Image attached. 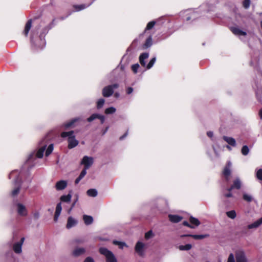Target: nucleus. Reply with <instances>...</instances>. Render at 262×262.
<instances>
[{
	"label": "nucleus",
	"instance_id": "nucleus-2",
	"mask_svg": "<svg viewBox=\"0 0 262 262\" xmlns=\"http://www.w3.org/2000/svg\"><path fill=\"white\" fill-rule=\"evenodd\" d=\"M54 21L55 19H53L52 21L47 26L44 27L41 32L40 33V35L37 38V40H35L34 39V36L35 34L38 33V30L40 27H42L44 24V23L41 22L39 26L36 28V30H34L32 33L31 36V42L32 46L36 47L37 49H42L46 46V42L45 40V37L46 35L48 33V31L50 29H51L53 26H54Z\"/></svg>",
	"mask_w": 262,
	"mask_h": 262
},
{
	"label": "nucleus",
	"instance_id": "nucleus-60",
	"mask_svg": "<svg viewBox=\"0 0 262 262\" xmlns=\"http://www.w3.org/2000/svg\"><path fill=\"white\" fill-rule=\"evenodd\" d=\"M81 180V179L78 176L75 181V184H77Z\"/></svg>",
	"mask_w": 262,
	"mask_h": 262
},
{
	"label": "nucleus",
	"instance_id": "nucleus-39",
	"mask_svg": "<svg viewBox=\"0 0 262 262\" xmlns=\"http://www.w3.org/2000/svg\"><path fill=\"white\" fill-rule=\"evenodd\" d=\"M192 248L191 244H188L185 245H181L179 246V249L182 251H188Z\"/></svg>",
	"mask_w": 262,
	"mask_h": 262
},
{
	"label": "nucleus",
	"instance_id": "nucleus-61",
	"mask_svg": "<svg viewBox=\"0 0 262 262\" xmlns=\"http://www.w3.org/2000/svg\"><path fill=\"white\" fill-rule=\"evenodd\" d=\"M109 128V126H107L105 127V128L102 131V135H105L106 132H107L108 129Z\"/></svg>",
	"mask_w": 262,
	"mask_h": 262
},
{
	"label": "nucleus",
	"instance_id": "nucleus-57",
	"mask_svg": "<svg viewBox=\"0 0 262 262\" xmlns=\"http://www.w3.org/2000/svg\"><path fill=\"white\" fill-rule=\"evenodd\" d=\"M224 195L226 198H231L232 196V194L231 193V191H228V193H224Z\"/></svg>",
	"mask_w": 262,
	"mask_h": 262
},
{
	"label": "nucleus",
	"instance_id": "nucleus-41",
	"mask_svg": "<svg viewBox=\"0 0 262 262\" xmlns=\"http://www.w3.org/2000/svg\"><path fill=\"white\" fill-rule=\"evenodd\" d=\"M116 109L114 107L111 106L105 109V113L107 115L113 114L116 112Z\"/></svg>",
	"mask_w": 262,
	"mask_h": 262
},
{
	"label": "nucleus",
	"instance_id": "nucleus-29",
	"mask_svg": "<svg viewBox=\"0 0 262 262\" xmlns=\"http://www.w3.org/2000/svg\"><path fill=\"white\" fill-rule=\"evenodd\" d=\"M32 26V20L30 19L29 20L27 23L26 24L25 30L24 31V33L25 36H27Z\"/></svg>",
	"mask_w": 262,
	"mask_h": 262
},
{
	"label": "nucleus",
	"instance_id": "nucleus-4",
	"mask_svg": "<svg viewBox=\"0 0 262 262\" xmlns=\"http://www.w3.org/2000/svg\"><path fill=\"white\" fill-rule=\"evenodd\" d=\"M61 137L63 138H67L68 148L70 149L76 147L78 144V141L76 139L74 132L73 130L63 132L61 134Z\"/></svg>",
	"mask_w": 262,
	"mask_h": 262
},
{
	"label": "nucleus",
	"instance_id": "nucleus-58",
	"mask_svg": "<svg viewBox=\"0 0 262 262\" xmlns=\"http://www.w3.org/2000/svg\"><path fill=\"white\" fill-rule=\"evenodd\" d=\"M207 136L209 137V138H212L213 137V133L211 131H209L207 133Z\"/></svg>",
	"mask_w": 262,
	"mask_h": 262
},
{
	"label": "nucleus",
	"instance_id": "nucleus-49",
	"mask_svg": "<svg viewBox=\"0 0 262 262\" xmlns=\"http://www.w3.org/2000/svg\"><path fill=\"white\" fill-rule=\"evenodd\" d=\"M256 178L262 181V169H259L256 171Z\"/></svg>",
	"mask_w": 262,
	"mask_h": 262
},
{
	"label": "nucleus",
	"instance_id": "nucleus-3",
	"mask_svg": "<svg viewBox=\"0 0 262 262\" xmlns=\"http://www.w3.org/2000/svg\"><path fill=\"white\" fill-rule=\"evenodd\" d=\"M49 142V137L48 136L45 137L39 142V149L37 151H33L28 156L26 160L25 165L30 167L33 166L34 162L36 158H41L43 157L45 150Z\"/></svg>",
	"mask_w": 262,
	"mask_h": 262
},
{
	"label": "nucleus",
	"instance_id": "nucleus-48",
	"mask_svg": "<svg viewBox=\"0 0 262 262\" xmlns=\"http://www.w3.org/2000/svg\"><path fill=\"white\" fill-rule=\"evenodd\" d=\"M139 67H140L139 64L138 63H136V64H133L131 68L134 73H137Z\"/></svg>",
	"mask_w": 262,
	"mask_h": 262
},
{
	"label": "nucleus",
	"instance_id": "nucleus-18",
	"mask_svg": "<svg viewBox=\"0 0 262 262\" xmlns=\"http://www.w3.org/2000/svg\"><path fill=\"white\" fill-rule=\"evenodd\" d=\"M241 181L238 178H237L234 181L233 184L227 189L228 191H231L233 189H239L241 187Z\"/></svg>",
	"mask_w": 262,
	"mask_h": 262
},
{
	"label": "nucleus",
	"instance_id": "nucleus-51",
	"mask_svg": "<svg viewBox=\"0 0 262 262\" xmlns=\"http://www.w3.org/2000/svg\"><path fill=\"white\" fill-rule=\"evenodd\" d=\"M86 170L85 168H83L82 170L81 171L79 177L82 179L86 174Z\"/></svg>",
	"mask_w": 262,
	"mask_h": 262
},
{
	"label": "nucleus",
	"instance_id": "nucleus-37",
	"mask_svg": "<svg viewBox=\"0 0 262 262\" xmlns=\"http://www.w3.org/2000/svg\"><path fill=\"white\" fill-rule=\"evenodd\" d=\"M156 61V58L155 57L152 58L150 59V60L149 62V63L147 64H146V70H149V69H151L153 67V66L154 65Z\"/></svg>",
	"mask_w": 262,
	"mask_h": 262
},
{
	"label": "nucleus",
	"instance_id": "nucleus-17",
	"mask_svg": "<svg viewBox=\"0 0 262 262\" xmlns=\"http://www.w3.org/2000/svg\"><path fill=\"white\" fill-rule=\"evenodd\" d=\"M67 181L60 180L56 183L55 188L57 191H61L64 190L67 187Z\"/></svg>",
	"mask_w": 262,
	"mask_h": 262
},
{
	"label": "nucleus",
	"instance_id": "nucleus-59",
	"mask_svg": "<svg viewBox=\"0 0 262 262\" xmlns=\"http://www.w3.org/2000/svg\"><path fill=\"white\" fill-rule=\"evenodd\" d=\"M128 135V132H126L123 135H122V136H121L119 138V139L120 140H123V139H124Z\"/></svg>",
	"mask_w": 262,
	"mask_h": 262
},
{
	"label": "nucleus",
	"instance_id": "nucleus-10",
	"mask_svg": "<svg viewBox=\"0 0 262 262\" xmlns=\"http://www.w3.org/2000/svg\"><path fill=\"white\" fill-rule=\"evenodd\" d=\"M25 237H23L20 241L13 244L12 249L16 254H19L22 252V246L25 241Z\"/></svg>",
	"mask_w": 262,
	"mask_h": 262
},
{
	"label": "nucleus",
	"instance_id": "nucleus-5",
	"mask_svg": "<svg viewBox=\"0 0 262 262\" xmlns=\"http://www.w3.org/2000/svg\"><path fill=\"white\" fill-rule=\"evenodd\" d=\"M100 253L103 255L106 258V262H117V258L114 253L104 247H101L99 249Z\"/></svg>",
	"mask_w": 262,
	"mask_h": 262
},
{
	"label": "nucleus",
	"instance_id": "nucleus-28",
	"mask_svg": "<svg viewBox=\"0 0 262 262\" xmlns=\"http://www.w3.org/2000/svg\"><path fill=\"white\" fill-rule=\"evenodd\" d=\"M262 224V217L260 219H259L256 221L254 222V223L249 224L248 226V228L249 229H252V228H256L259 227L260 225Z\"/></svg>",
	"mask_w": 262,
	"mask_h": 262
},
{
	"label": "nucleus",
	"instance_id": "nucleus-26",
	"mask_svg": "<svg viewBox=\"0 0 262 262\" xmlns=\"http://www.w3.org/2000/svg\"><path fill=\"white\" fill-rule=\"evenodd\" d=\"M152 45V39L151 35L146 39L145 43L143 45L142 48L143 49H147L150 47Z\"/></svg>",
	"mask_w": 262,
	"mask_h": 262
},
{
	"label": "nucleus",
	"instance_id": "nucleus-19",
	"mask_svg": "<svg viewBox=\"0 0 262 262\" xmlns=\"http://www.w3.org/2000/svg\"><path fill=\"white\" fill-rule=\"evenodd\" d=\"M148 57L149 53L147 52L143 53L139 56V61L142 67L146 68V62L145 60L148 58Z\"/></svg>",
	"mask_w": 262,
	"mask_h": 262
},
{
	"label": "nucleus",
	"instance_id": "nucleus-25",
	"mask_svg": "<svg viewBox=\"0 0 262 262\" xmlns=\"http://www.w3.org/2000/svg\"><path fill=\"white\" fill-rule=\"evenodd\" d=\"M186 236L192 237L195 239H203V238L208 236V234H200V235L184 234V235H181L182 237H186Z\"/></svg>",
	"mask_w": 262,
	"mask_h": 262
},
{
	"label": "nucleus",
	"instance_id": "nucleus-35",
	"mask_svg": "<svg viewBox=\"0 0 262 262\" xmlns=\"http://www.w3.org/2000/svg\"><path fill=\"white\" fill-rule=\"evenodd\" d=\"M227 216L231 219H234L236 216V213L235 210H232L226 212Z\"/></svg>",
	"mask_w": 262,
	"mask_h": 262
},
{
	"label": "nucleus",
	"instance_id": "nucleus-15",
	"mask_svg": "<svg viewBox=\"0 0 262 262\" xmlns=\"http://www.w3.org/2000/svg\"><path fill=\"white\" fill-rule=\"evenodd\" d=\"M82 120V118L80 117L74 118L68 122H67L62 124V127L65 129H68L70 127H73L76 122L80 121Z\"/></svg>",
	"mask_w": 262,
	"mask_h": 262
},
{
	"label": "nucleus",
	"instance_id": "nucleus-30",
	"mask_svg": "<svg viewBox=\"0 0 262 262\" xmlns=\"http://www.w3.org/2000/svg\"><path fill=\"white\" fill-rule=\"evenodd\" d=\"M83 220L85 224L86 225L91 224L93 222V217L88 215H84L83 216Z\"/></svg>",
	"mask_w": 262,
	"mask_h": 262
},
{
	"label": "nucleus",
	"instance_id": "nucleus-21",
	"mask_svg": "<svg viewBox=\"0 0 262 262\" xmlns=\"http://www.w3.org/2000/svg\"><path fill=\"white\" fill-rule=\"evenodd\" d=\"M61 210H62L61 203L59 202L57 204L56 207V210H55V215H54V220L55 222L57 221L58 217L61 213Z\"/></svg>",
	"mask_w": 262,
	"mask_h": 262
},
{
	"label": "nucleus",
	"instance_id": "nucleus-40",
	"mask_svg": "<svg viewBox=\"0 0 262 262\" xmlns=\"http://www.w3.org/2000/svg\"><path fill=\"white\" fill-rule=\"evenodd\" d=\"M105 103V100L103 98L99 99L97 102V108L100 109L102 108Z\"/></svg>",
	"mask_w": 262,
	"mask_h": 262
},
{
	"label": "nucleus",
	"instance_id": "nucleus-33",
	"mask_svg": "<svg viewBox=\"0 0 262 262\" xmlns=\"http://www.w3.org/2000/svg\"><path fill=\"white\" fill-rule=\"evenodd\" d=\"M86 194L91 197H96L98 194V191L96 189H90L87 190Z\"/></svg>",
	"mask_w": 262,
	"mask_h": 262
},
{
	"label": "nucleus",
	"instance_id": "nucleus-64",
	"mask_svg": "<svg viewBox=\"0 0 262 262\" xmlns=\"http://www.w3.org/2000/svg\"><path fill=\"white\" fill-rule=\"evenodd\" d=\"M115 96L116 97H118L119 96V94L118 93H116L115 94Z\"/></svg>",
	"mask_w": 262,
	"mask_h": 262
},
{
	"label": "nucleus",
	"instance_id": "nucleus-47",
	"mask_svg": "<svg viewBox=\"0 0 262 262\" xmlns=\"http://www.w3.org/2000/svg\"><path fill=\"white\" fill-rule=\"evenodd\" d=\"M98 114H93L87 119V121L89 122H92L96 119H98Z\"/></svg>",
	"mask_w": 262,
	"mask_h": 262
},
{
	"label": "nucleus",
	"instance_id": "nucleus-38",
	"mask_svg": "<svg viewBox=\"0 0 262 262\" xmlns=\"http://www.w3.org/2000/svg\"><path fill=\"white\" fill-rule=\"evenodd\" d=\"M243 198L247 202H251L253 200L252 196L246 193H243Z\"/></svg>",
	"mask_w": 262,
	"mask_h": 262
},
{
	"label": "nucleus",
	"instance_id": "nucleus-9",
	"mask_svg": "<svg viewBox=\"0 0 262 262\" xmlns=\"http://www.w3.org/2000/svg\"><path fill=\"white\" fill-rule=\"evenodd\" d=\"M231 166V162L230 161H228L223 171V175L227 182H228L230 180Z\"/></svg>",
	"mask_w": 262,
	"mask_h": 262
},
{
	"label": "nucleus",
	"instance_id": "nucleus-54",
	"mask_svg": "<svg viewBox=\"0 0 262 262\" xmlns=\"http://www.w3.org/2000/svg\"><path fill=\"white\" fill-rule=\"evenodd\" d=\"M98 119H100L101 124L104 122L105 117L103 115L98 114Z\"/></svg>",
	"mask_w": 262,
	"mask_h": 262
},
{
	"label": "nucleus",
	"instance_id": "nucleus-12",
	"mask_svg": "<svg viewBox=\"0 0 262 262\" xmlns=\"http://www.w3.org/2000/svg\"><path fill=\"white\" fill-rule=\"evenodd\" d=\"M184 13H186L185 20L186 21H189L191 19L194 20L199 16L196 12L192 10H186Z\"/></svg>",
	"mask_w": 262,
	"mask_h": 262
},
{
	"label": "nucleus",
	"instance_id": "nucleus-46",
	"mask_svg": "<svg viewBox=\"0 0 262 262\" xmlns=\"http://www.w3.org/2000/svg\"><path fill=\"white\" fill-rule=\"evenodd\" d=\"M154 234L151 230L148 231L145 234V238L146 239H149L154 237Z\"/></svg>",
	"mask_w": 262,
	"mask_h": 262
},
{
	"label": "nucleus",
	"instance_id": "nucleus-24",
	"mask_svg": "<svg viewBox=\"0 0 262 262\" xmlns=\"http://www.w3.org/2000/svg\"><path fill=\"white\" fill-rule=\"evenodd\" d=\"M168 218L169 221L174 223L180 222L183 219L181 216L178 215L169 214Z\"/></svg>",
	"mask_w": 262,
	"mask_h": 262
},
{
	"label": "nucleus",
	"instance_id": "nucleus-43",
	"mask_svg": "<svg viewBox=\"0 0 262 262\" xmlns=\"http://www.w3.org/2000/svg\"><path fill=\"white\" fill-rule=\"evenodd\" d=\"M241 152L244 156H247L249 152V148L247 145H244L241 149Z\"/></svg>",
	"mask_w": 262,
	"mask_h": 262
},
{
	"label": "nucleus",
	"instance_id": "nucleus-31",
	"mask_svg": "<svg viewBox=\"0 0 262 262\" xmlns=\"http://www.w3.org/2000/svg\"><path fill=\"white\" fill-rule=\"evenodd\" d=\"M72 198V195L70 193L67 195H62L60 196V200L62 202L69 203Z\"/></svg>",
	"mask_w": 262,
	"mask_h": 262
},
{
	"label": "nucleus",
	"instance_id": "nucleus-7",
	"mask_svg": "<svg viewBox=\"0 0 262 262\" xmlns=\"http://www.w3.org/2000/svg\"><path fill=\"white\" fill-rule=\"evenodd\" d=\"M119 84L115 83L105 86L102 90V95L104 97H109L111 96L114 92V89H117Z\"/></svg>",
	"mask_w": 262,
	"mask_h": 262
},
{
	"label": "nucleus",
	"instance_id": "nucleus-62",
	"mask_svg": "<svg viewBox=\"0 0 262 262\" xmlns=\"http://www.w3.org/2000/svg\"><path fill=\"white\" fill-rule=\"evenodd\" d=\"M75 242L77 243V244H79V243H82L83 242V240L82 239H76L75 240Z\"/></svg>",
	"mask_w": 262,
	"mask_h": 262
},
{
	"label": "nucleus",
	"instance_id": "nucleus-8",
	"mask_svg": "<svg viewBox=\"0 0 262 262\" xmlns=\"http://www.w3.org/2000/svg\"><path fill=\"white\" fill-rule=\"evenodd\" d=\"M230 30L232 33L236 36H238L242 39V36H246L247 34L246 31L242 30L238 26H234L230 27Z\"/></svg>",
	"mask_w": 262,
	"mask_h": 262
},
{
	"label": "nucleus",
	"instance_id": "nucleus-6",
	"mask_svg": "<svg viewBox=\"0 0 262 262\" xmlns=\"http://www.w3.org/2000/svg\"><path fill=\"white\" fill-rule=\"evenodd\" d=\"M14 208L19 216L25 217L28 215V209L26 206L23 204L19 202H16L14 204Z\"/></svg>",
	"mask_w": 262,
	"mask_h": 262
},
{
	"label": "nucleus",
	"instance_id": "nucleus-55",
	"mask_svg": "<svg viewBox=\"0 0 262 262\" xmlns=\"http://www.w3.org/2000/svg\"><path fill=\"white\" fill-rule=\"evenodd\" d=\"M33 216L34 219L37 220L39 218L40 213L38 211H35L33 213Z\"/></svg>",
	"mask_w": 262,
	"mask_h": 262
},
{
	"label": "nucleus",
	"instance_id": "nucleus-63",
	"mask_svg": "<svg viewBox=\"0 0 262 262\" xmlns=\"http://www.w3.org/2000/svg\"><path fill=\"white\" fill-rule=\"evenodd\" d=\"M259 116L260 117V118L262 119V108H260V110L259 111Z\"/></svg>",
	"mask_w": 262,
	"mask_h": 262
},
{
	"label": "nucleus",
	"instance_id": "nucleus-13",
	"mask_svg": "<svg viewBox=\"0 0 262 262\" xmlns=\"http://www.w3.org/2000/svg\"><path fill=\"white\" fill-rule=\"evenodd\" d=\"M144 244L140 241H138L136 244L135 251L140 256H143L144 254Z\"/></svg>",
	"mask_w": 262,
	"mask_h": 262
},
{
	"label": "nucleus",
	"instance_id": "nucleus-23",
	"mask_svg": "<svg viewBox=\"0 0 262 262\" xmlns=\"http://www.w3.org/2000/svg\"><path fill=\"white\" fill-rule=\"evenodd\" d=\"M223 139L229 145L232 147H235L236 146V141L233 138L224 136H223Z\"/></svg>",
	"mask_w": 262,
	"mask_h": 262
},
{
	"label": "nucleus",
	"instance_id": "nucleus-56",
	"mask_svg": "<svg viewBox=\"0 0 262 262\" xmlns=\"http://www.w3.org/2000/svg\"><path fill=\"white\" fill-rule=\"evenodd\" d=\"M83 262H95L94 259L90 256L87 257Z\"/></svg>",
	"mask_w": 262,
	"mask_h": 262
},
{
	"label": "nucleus",
	"instance_id": "nucleus-27",
	"mask_svg": "<svg viewBox=\"0 0 262 262\" xmlns=\"http://www.w3.org/2000/svg\"><path fill=\"white\" fill-rule=\"evenodd\" d=\"M95 1V0H93V1H92L91 3H90L88 5L81 4V5H74L73 7L75 9V11H79L83 10V9L88 8L90 6H91L92 4V3L94 2V1Z\"/></svg>",
	"mask_w": 262,
	"mask_h": 262
},
{
	"label": "nucleus",
	"instance_id": "nucleus-36",
	"mask_svg": "<svg viewBox=\"0 0 262 262\" xmlns=\"http://www.w3.org/2000/svg\"><path fill=\"white\" fill-rule=\"evenodd\" d=\"M156 22L157 21H154V20H152V21H151L149 22L147 24V26H146V28L145 29L144 33L146 32L147 31L151 29L154 27V26L155 25Z\"/></svg>",
	"mask_w": 262,
	"mask_h": 262
},
{
	"label": "nucleus",
	"instance_id": "nucleus-22",
	"mask_svg": "<svg viewBox=\"0 0 262 262\" xmlns=\"http://www.w3.org/2000/svg\"><path fill=\"white\" fill-rule=\"evenodd\" d=\"M85 252V249L84 248L77 247L72 252V254L75 257L79 256Z\"/></svg>",
	"mask_w": 262,
	"mask_h": 262
},
{
	"label": "nucleus",
	"instance_id": "nucleus-53",
	"mask_svg": "<svg viewBox=\"0 0 262 262\" xmlns=\"http://www.w3.org/2000/svg\"><path fill=\"white\" fill-rule=\"evenodd\" d=\"M183 225L191 229L194 228V227L192 225H190L187 221H184L183 222Z\"/></svg>",
	"mask_w": 262,
	"mask_h": 262
},
{
	"label": "nucleus",
	"instance_id": "nucleus-50",
	"mask_svg": "<svg viewBox=\"0 0 262 262\" xmlns=\"http://www.w3.org/2000/svg\"><path fill=\"white\" fill-rule=\"evenodd\" d=\"M227 262H235L234 256L233 253L230 254Z\"/></svg>",
	"mask_w": 262,
	"mask_h": 262
},
{
	"label": "nucleus",
	"instance_id": "nucleus-44",
	"mask_svg": "<svg viewBox=\"0 0 262 262\" xmlns=\"http://www.w3.org/2000/svg\"><path fill=\"white\" fill-rule=\"evenodd\" d=\"M78 199H79V196H78V195L77 194H76L74 195V199L73 200V202L72 203L71 207L70 209H69V212L71 211V210L74 207V206H75L76 204L78 202Z\"/></svg>",
	"mask_w": 262,
	"mask_h": 262
},
{
	"label": "nucleus",
	"instance_id": "nucleus-45",
	"mask_svg": "<svg viewBox=\"0 0 262 262\" xmlns=\"http://www.w3.org/2000/svg\"><path fill=\"white\" fill-rule=\"evenodd\" d=\"M251 4V1L250 0H244L243 2V6L244 8L246 9H248L250 7Z\"/></svg>",
	"mask_w": 262,
	"mask_h": 262
},
{
	"label": "nucleus",
	"instance_id": "nucleus-11",
	"mask_svg": "<svg viewBox=\"0 0 262 262\" xmlns=\"http://www.w3.org/2000/svg\"><path fill=\"white\" fill-rule=\"evenodd\" d=\"M94 159L92 157L85 156L81 161V164L84 165V168L88 169L92 165Z\"/></svg>",
	"mask_w": 262,
	"mask_h": 262
},
{
	"label": "nucleus",
	"instance_id": "nucleus-42",
	"mask_svg": "<svg viewBox=\"0 0 262 262\" xmlns=\"http://www.w3.org/2000/svg\"><path fill=\"white\" fill-rule=\"evenodd\" d=\"M54 148V145L53 144H50L49 146L48 147L46 151V156H49L51 152L53 151Z\"/></svg>",
	"mask_w": 262,
	"mask_h": 262
},
{
	"label": "nucleus",
	"instance_id": "nucleus-16",
	"mask_svg": "<svg viewBox=\"0 0 262 262\" xmlns=\"http://www.w3.org/2000/svg\"><path fill=\"white\" fill-rule=\"evenodd\" d=\"M236 262H248L245 253L243 251H238L235 253Z\"/></svg>",
	"mask_w": 262,
	"mask_h": 262
},
{
	"label": "nucleus",
	"instance_id": "nucleus-14",
	"mask_svg": "<svg viewBox=\"0 0 262 262\" xmlns=\"http://www.w3.org/2000/svg\"><path fill=\"white\" fill-rule=\"evenodd\" d=\"M5 262H18L17 258L15 256L11 250L7 251L5 253Z\"/></svg>",
	"mask_w": 262,
	"mask_h": 262
},
{
	"label": "nucleus",
	"instance_id": "nucleus-52",
	"mask_svg": "<svg viewBox=\"0 0 262 262\" xmlns=\"http://www.w3.org/2000/svg\"><path fill=\"white\" fill-rule=\"evenodd\" d=\"M134 91V89L132 87H127L126 88V93L127 95L131 94Z\"/></svg>",
	"mask_w": 262,
	"mask_h": 262
},
{
	"label": "nucleus",
	"instance_id": "nucleus-20",
	"mask_svg": "<svg viewBox=\"0 0 262 262\" xmlns=\"http://www.w3.org/2000/svg\"><path fill=\"white\" fill-rule=\"evenodd\" d=\"M78 223L77 220L74 219L72 216H70L68 219L67 228L68 229H70L74 226H75Z\"/></svg>",
	"mask_w": 262,
	"mask_h": 262
},
{
	"label": "nucleus",
	"instance_id": "nucleus-1",
	"mask_svg": "<svg viewBox=\"0 0 262 262\" xmlns=\"http://www.w3.org/2000/svg\"><path fill=\"white\" fill-rule=\"evenodd\" d=\"M23 174V169H21L20 171L14 170L10 173L9 175V179H12V184L13 185V188L10 193L11 196H16L19 193L21 187L25 190L29 187V185L31 182L32 178L31 177H27L25 180L24 185L22 186L23 181L21 177Z\"/></svg>",
	"mask_w": 262,
	"mask_h": 262
},
{
	"label": "nucleus",
	"instance_id": "nucleus-32",
	"mask_svg": "<svg viewBox=\"0 0 262 262\" xmlns=\"http://www.w3.org/2000/svg\"><path fill=\"white\" fill-rule=\"evenodd\" d=\"M113 244L115 245L118 246L119 248L121 249H123L124 247H127L128 246L126 245V244L124 242H120L118 241L117 240H114L113 241Z\"/></svg>",
	"mask_w": 262,
	"mask_h": 262
},
{
	"label": "nucleus",
	"instance_id": "nucleus-34",
	"mask_svg": "<svg viewBox=\"0 0 262 262\" xmlns=\"http://www.w3.org/2000/svg\"><path fill=\"white\" fill-rule=\"evenodd\" d=\"M189 221L191 224L195 225V226H198L200 225V222L199 220L193 216L190 217Z\"/></svg>",
	"mask_w": 262,
	"mask_h": 262
}]
</instances>
